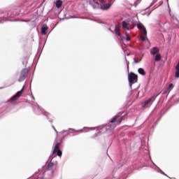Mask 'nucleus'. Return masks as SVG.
<instances>
[{
  "label": "nucleus",
  "mask_w": 179,
  "mask_h": 179,
  "mask_svg": "<svg viewBox=\"0 0 179 179\" xmlns=\"http://www.w3.org/2000/svg\"><path fill=\"white\" fill-rule=\"evenodd\" d=\"M120 115H115V117H113L110 120V122L108 123V125L100 126V127H97V131H98L99 134H100L101 132H104L105 131H107L108 129H114V128H115V127H117V124H114V122H115V121H117V120H118V118H120Z\"/></svg>",
  "instance_id": "f257e3e1"
},
{
  "label": "nucleus",
  "mask_w": 179,
  "mask_h": 179,
  "mask_svg": "<svg viewBox=\"0 0 179 179\" xmlns=\"http://www.w3.org/2000/svg\"><path fill=\"white\" fill-rule=\"evenodd\" d=\"M137 27L142 33L141 40H142V41H146V40H148V32L146 31V28H145V26L141 22L137 24Z\"/></svg>",
  "instance_id": "f03ea898"
},
{
  "label": "nucleus",
  "mask_w": 179,
  "mask_h": 179,
  "mask_svg": "<svg viewBox=\"0 0 179 179\" xmlns=\"http://www.w3.org/2000/svg\"><path fill=\"white\" fill-rule=\"evenodd\" d=\"M59 143H57L55 146V148L53 150L52 154V155L49 157V160H52V159H54V157H57V156H59V157H61V156H62V151H61V150H59Z\"/></svg>",
  "instance_id": "7ed1b4c3"
},
{
  "label": "nucleus",
  "mask_w": 179,
  "mask_h": 179,
  "mask_svg": "<svg viewBox=\"0 0 179 179\" xmlns=\"http://www.w3.org/2000/svg\"><path fill=\"white\" fill-rule=\"evenodd\" d=\"M55 173V168L54 167V163L50 162L48 164V169L45 171V176H48L49 177H52Z\"/></svg>",
  "instance_id": "20e7f679"
},
{
  "label": "nucleus",
  "mask_w": 179,
  "mask_h": 179,
  "mask_svg": "<svg viewBox=\"0 0 179 179\" xmlns=\"http://www.w3.org/2000/svg\"><path fill=\"white\" fill-rule=\"evenodd\" d=\"M128 79L130 86H132L134 83H136L138 82V76L134 73H130L128 76Z\"/></svg>",
  "instance_id": "39448f33"
},
{
  "label": "nucleus",
  "mask_w": 179,
  "mask_h": 179,
  "mask_svg": "<svg viewBox=\"0 0 179 179\" xmlns=\"http://www.w3.org/2000/svg\"><path fill=\"white\" fill-rule=\"evenodd\" d=\"M157 96H159V94H155L151 98H150L148 100L143 102L141 103L142 107H146V106H149V105L152 104V103H153V101H155V100H156V97H157Z\"/></svg>",
  "instance_id": "423d86ee"
},
{
  "label": "nucleus",
  "mask_w": 179,
  "mask_h": 179,
  "mask_svg": "<svg viewBox=\"0 0 179 179\" xmlns=\"http://www.w3.org/2000/svg\"><path fill=\"white\" fill-rule=\"evenodd\" d=\"M27 75H29V69H24L21 71V74L20 76V78L18 79V82H23L26 78H27Z\"/></svg>",
  "instance_id": "0eeeda50"
},
{
  "label": "nucleus",
  "mask_w": 179,
  "mask_h": 179,
  "mask_svg": "<svg viewBox=\"0 0 179 179\" xmlns=\"http://www.w3.org/2000/svg\"><path fill=\"white\" fill-rule=\"evenodd\" d=\"M94 129H96V127H87V130H75L73 129H69V134H75V132H89V131H94Z\"/></svg>",
  "instance_id": "6e6552de"
},
{
  "label": "nucleus",
  "mask_w": 179,
  "mask_h": 179,
  "mask_svg": "<svg viewBox=\"0 0 179 179\" xmlns=\"http://www.w3.org/2000/svg\"><path fill=\"white\" fill-rule=\"evenodd\" d=\"M23 89H24V86H23L22 89L18 91L12 98L10 99V101H16L18 99L20 98V96L23 94Z\"/></svg>",
  "instance_id": "1a4fd4ad"
},
{
  "label": "nucleus",
  "mask_w": 179,
  "mask_h": 179,
  "mask_svg": "<svg viewBox=\"0 0 179 179\" xmlns=\"http://www.w3.org/2000/svg\"><path fill=\"white\" fill-rule=\"evenodd\" d=\"M114 2H115V0H110L109 3L101 6V9L102 10H107L110 9V8H111V6L113 5V3H114Z\"/></svg>",
  "instance_id": "9d476101"
},
{
  "label": "nucleus",
  "mask_w": 179,
  "mask_h": 179,
  "mask_svg": "<svg viewBox=\"0 0 179 179\" xmlns=\"http://www.w3.org/2000/svg\"><path fill=\"white\" fill-rule=\"evenodd\" d=\"M121 29V25L116 24L115 26L114 32L116 34V36H118L120 37L121 40H124V37L121 36V32H120V29Z\"/></svg>",
  "instance_id": "9b49d317"
},
{
  "label": "nucleus",
  "mask_w": 179,
  "mask_h": 179,
  "mask_svg": "<svg viewBox=\"0 0 179 179\" xmlns=\"http://www.w3.org/2000/svg\"><path fill=\"white\" fill-rule=\"evenodd\" d=\"M122 29H124V30H131L132 29V27H131V25L127 21H122Z\"/></svg>",
  "instance_id": "f8f14e48"
},
{
  "label": "nucleus",
  "mask_w": 179,
  "mask_h": 179,
  "mask_svg": "<svg viewBox=\"0 0 179 179\" xmlns=\"http://www.w3.org/2000/svg\"><path fill=\"white\" fill-rule=\"evenodd\" d=\"M40 110V111H41L42 114H44L45 115H46L48 120H49V122H52V121H54V119H51L50 118V113L45 112V113H43V110H41V108H40V106H38L37 108L35 109V110Z\"/></svg>",
  "instance_id": "ddd939ff"
},
{
  "label": "nucleus",
  "mask_w": 179,
  "mask_h": 179,
  "mask_svg": "<svg viewBox=\"0 0 179 179\" xmlns=\"http://www.w3.org/2000/svg\"><path fill=\"white\" fill-rule=\"evenodd\" d=\"M90 5H92V6L94 9H99V8H100V4L99 3L94 1V0H90Z\"/></svg>",
  "instance_id": "4468645a"
},
{
  "label": "nucleus",
  "mask_w": 179,
  "mask_h": 179,
  "mask_svg": "<svg viewBox=\"0 0 179 179\" xmlns=\"http://www.w3.org/2000/svg\"><path fill=\"white\" fill-rule=\"evenodd\" d=\"M48 31V26L47 24H43L41 27V34L42 36H45Z\"/></svg>",
  "instance_id": "2eb2a0df"
},
{
  "label": "nucleus",
  "mask_w": 179,
  "mask_h": 179,
  "mask_svg": "<svg viewBox=\"0 0 179 179\" xmlns=\"http://www.w3.org/2000/svg\"><path fill=\"white\" fill-rule=\"evenodd\" d=\"M159 51H160V50L159 49V48L154 47L150 49V54H151V55H156L159 54Z\"/></svg>",
  "instance_id": "dca6fc26"
},
{
  "label": "nucleus",
  "mask_w": 179,
  "mask_h": 179,
  "mask_svg": "<svg viewBox=\"0 0 179 179\" xmlns=\"http://www.w3.org/2000/svg\"><path fill=\"white\" fill-rule=\"evenodd\" d=\"M173 89H174V85L173 84H169L168 87L164 90V94H169Z\"/></svg>",
  "instance_id": "f3484780"
},
{
  "label": "nucleus",
  "mask_w": 179,
  "mask_h": 179,
  "mask_svg": "<svg viewBox=\"0 0 179 179\" xmlns=\"http://www.w3.org/2000/svg\"><path fill=\"white\" fill-rule=\"evenodd\" d=\"M175 78H179V64L175 67Z\"/></svg>",
  "instance_id": "a211bd4d"
},
{
  "label": "nucleus",
  "mask_w": 179,
  "mask_h": 179,
  "mask_svg": "<svg viewBox=\"0 0 179 179\" xmlns=\"http://www.w3.org/2000/svg\"><path fill=\"white\" fill-rule=\"evenodd\" d=\"M153 164L155 166V171H157V173H161V174H164V176H166L167 177V175L166 173H164V172H163V171H162V169H160V168L157 166L156 164H155V163H153Z\"/></svg>",
  "instance_id": "6ab92c4d"
},
{
  "label": "nucleus",
  "mask_w": 179,
  "mask_h": 179,
  "mask_svg": "<svg viewBox=\"0 0 179 179\" xmlns=\"http://www.w3.org/2000/svg\"><path fill=\"white\" fill-rule=\"evenodd\" d=\"M55 5L56 6V8L59 9V8H61V6H62V1L57 0L56 1H55Z\"/></svg>",
  "instance_id": "aec40b11"
},
{
  "label": "nucleus",
  "mask_w": 179,
  "mask_h": 179,
  "mask_svg": "<svg viewBox=\"0 0 179 179\" xmlns=\"http://www.w3.org/2000/svg\"><path fill=\"white\" fill-rule=\"evenodd\" d=\"M162 60V55H160V54H157L155 55V61L156 62H159V61Z\"/></svg>",
  "instance_id": "412c9836"
},
{
  "label": "nucleus",
  "mask_w": 179,
  "mask_h": 179,
  "mask_svg": "<svg viewBox=\"0 0 179 179\" xmlns=\"http://www.w3.org/2000/svg\"><path fill=\"white\" fill-rule=\"evenodd\" d=\"M138 73H140V75H142L143 76L145 75V70H143V69L142 68L138 69Z\"/></svg>",
  "instance_id": "4be33fe9"
},
{
  "label": "nucleus",
  "mask_w": 179,
  "mask_h": 179,
  "mask_svg": "<svg viewBox=\"0 0 179 179\" xmlns=\"http://www.w3.org/2000/svg\"><path fill=\"white\" fill-rule=\"evenodd\" d=\"M125 34H126V41H131V36H129V34L128 32H126Z\"/></svg>",
  "instance_id": "5701e85b"
},
{
  "label": "nucleus",
  "mask_w": 179,
  "mask_h": 179,
  "mask_svg": "<svg viewBox=\"0 0 179 179\" xmlns=\"http://www.w3.org/2000/svg\"><path fill=\"white\" fill-rule=\"evenodd\" d=\"M61 134H63V135H65V136H66V135H69V130H63Z\"/></svg>",
  "instance_id": "b1692460"
},
{
  "label": "nucleus",
  "mask_w": 179,
  "mask_h": 179,
  "mask_svg": "<svg viewBox=\"0 0 179 179\" xmlns=\"http://www.w3.org/2000/svg\"><path fill=\"white\" fill-rule=\"evenodd\" d=\"M124 119V116H122L119 120H118V122H117V124H120V122H122V120Z\"/></svg>",
  "instance_id": "393cba45"
},
{
  "label": "nucleus",
  "mask_w": 179,
  "mask_h": 179,
  "mask_svg": "<svg viewBox=\"0 0 179 179\" xmlns=\"http://www.w3.org/2000/svg\"><path fill=\"white\" fill-rule=\"evenodd\" d=\"M141 61V59H140L139 60H136V59H134V64H139V62Z\"/></svg>",
  "instance_id": "a878e982"
},
{
  "label": "nucleus",
  "mask_w": 179,
  "mask_h": 179,
  "mask_svg": "<svg viewBox=\"0 0 179 179\" xmlns=\"http://www.w3.org/2000/svg\"><path fill=\"white\" fill-rule=\"evenodd\" d=\"M52 128H53V129H55L56 134H58V131H57V129H55V127L54 126L52 127Z\"/></svg>",
  "instance_id": "bb28decb"
},
{
  "label": "nucleus",
  "mask_w": 179,
  "mask_h": 179,
  "mask_svg": "<svg viewBox=\"0 0 179 179\" xmlns=\"http://www.w3.org/2000/svg\"><path fill=\"white\" fill-rule=\"evenodd\" d=\"M134 6H135V8H136V6H138V3H135Z\"/></svg>",
  "instance_id": "cd10ccee"
},
{
  "label": "nucleus",
  "mask_w": 179,
  "mask_h": 179,
  "mask_svg": "<svg viewBox=\"0 0 179 179\" xmlns=\"http://www.w3.org/2000/svg\"><path fill=\"white\" fill-rule=\"evenodd\" d=\"M0 23H3V21H2V18L0 17Z\"/></svg>",
  "instance_id": "c85d7f7f"
},
{
  "label": "nucleus",
  "mask_w": 179,
  "mask_h": 179,
  "mask_svg": "<svg viewBox=\"0 0 179 179\" xmlns=\"http://www.w3.org/2000/svg\"><path fill=\"white\" fill-rule=\"evenodd\" d=\"M127 62V66H129V62Z\"/></svg>",
  "instance_id": "c756f323"
},
{
  "label": "nucleus",
  "mask_w": 179,
  "mask_h": 179,
  "mask_svg": "<svg viewBox=\"0 0 179 179\" xmlns=\"http://www.w3.org/2000/svg\"><path fill=\"white\" fill-rule=\"evenodd\" d=\"M96 22H98V23H101V22H100V21H96Z\"/></svg>",
  "instance_id": "7c9ffc66"
},
{
  "label": "nucleus",
  "mask_w": 179,
  "mask_h": 179,
  "mask_svg": "<svg viewBox=\"0 0 179 179\" xmlns=\"http://www.w3.org/2000/svg\"><path fill=\"white\" fill-rule=\"evenodd\" d=\"M109 30H110V31H113L111 30V29H109Z\"/></svg>",
  "instance_id": "2f4dec72"
},
{
  "label": "nucleus",
  "mask_w": 179,
  "mask_h": 179,
  "mask_svg": "<svg viewBox=\"0 0 179 179\" xmlns=\"http://www.w3.org/2000/svg\"><path fill=\"white\" fill-rule=\"evenodd\" d=\"M102 2H104V0H102Z\"/></svg>",
  "instance_id": "473e14b6"
},
{
  "label": "nucleus",
  "mask_w": 179,
  "mask_h": 179,
  "mask_svg": "<svg viewBox=\"0 0 179 179\" xmlns=\"http://www.w3.org/2000/svg\"><path fill=\"white\" fill-rule=\"evenodd\" d=\"M167 1V2H169V0H166Z\"/></svg>",
  "instance_id": "72a5a7b5"
},
{
  "label": "nucleus",
  "mask_w": 179,
  "mask_h": 179,
  "mask_svg": "<svg viewBox=\"0 0 179 179\" xmlns=\"http://www.w3.org/2000/svg\"><path fill=\"white\" fill-rule=\"evenodd\" d=\"M169 179H171V178L169 177Z\"/></svg>",
  "instance_id": "f704fd0d"
},
{
  "label": "nucleus",
  "mask_w": 179,
  "mask_h": 179,
  "mask_svg": "<svg viewBox=\"0 0 179 179\" xmlns=\"http://www.w3.org/2000/svg\"><path fill=\"white\" fill-rule=\"evenodd\" d=\"M127 55H129V54H127Z\"/></svg>",
  "instance_id": "c9c22d12"
},
{
  "label": "nucleus",
  "mask_w": 179,
  "mask_h": 179,
  "mask_svg": "<svg viewBox=\"0 0 179 179\" xmlns=\"http://www.w3.org/2000/svg\"><path fill=\"white\" fill-rule=\"evenodd\" d=\"M38 114H40V113H38Z\"/></svg>",
  "instance_id": "e433bc0d"
},
{
  "label": "nucleus",
  "mask_w": 179,
  "mask_h": 179,
  "mask_svg": "<svg viewBox=\"0 0 179 179\" xmlns=\"http://www.w3.org/2000/svg\"><path fill=\"white\" fill-rule=\"evenodd\" d=\"M173 179H176V178H173Z\"/></svg>",
  "instance_id": "4c0bfd02"
},
{
  "label": "nucleus",
  "mask_w": 179,
  "mask_h": 179,
  "mask_svg": "<svg viewBox=\"0 0 179 179\" xmlns=\"http://www.w3.org/2000/svg\"><path fill=\"white\" fill-rule=\"evenodd\" d=\"M173 179H176V178H173Z\"/></svg>",
  "instance_id": "58836bf2"
}]
</instances>
